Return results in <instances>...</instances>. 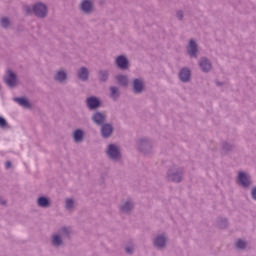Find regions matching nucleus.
Wrapping results in <instances>:
<instances>
[{"label":"nucleus","instance_id":"412c9836","mask_svg":"<svg viewBox=\"0 0 256 256\" xmlns=\"http://www.w3.org/2000/svg\"><path fill=\"white\" fill-rule=\"evenodd\" d=\"M169 180L174 181V183H179L181 181V174L176 173L174 175L169 174Z\"/></svg>","mask_w":256,"mask_h":256},{"label":"nucleus","instance_id":"5701e85b","mask_svg":"<svg viewBox=\"0 0 256 256\" xmlns=\"http://www.w3.org/2000/svg\"><path fill=\"white\" fill-rule=\"evenodd\" d=\"M117 82L119 85H127L129 83V80H127L126 76H118L117 77Z\"/></svg>","mask_w":256,"mask_h":256},{"label":"nucleus","instance_id":"c756f323","mask_svg":"<svg viewBox=\"0 0 256 256\" xmlns=\"http://www.w3.org/2000/svg\"><path fill=\"white\" fill-rule=\"evenodd\" d=\"M126 253H133V247H126Z\"/></svg>","mask_w":256,"mask_h":256},{"label":"nucleus","instance_id":"1a4fd4ad","mask_svg":"<svg viewBox=\"0 0 256 256\" xmlns=\"http://www.w3.org/2000/svg\"><path fill=\"white\" fill-rule=\"evenodd\" d=\"M99 105V99H97L96 97H90L87 99V106L89 107V109H97Z\"/></svg>","mask_w":256,"mask_h":256},{"label":"nucleus","instance_id":"4468645a","mask_svg":"<svg viewBox=\"0 0 256 256\" xmlns=\"http://www.w3.org/2000/svg\"><path fill=\"white\" fill-rule=\"evenodd\" d=\"M165 243H166V239L164 236H158L155 240H154V245L155 247H165Z\"/></svg>","mask_w":256,"mask_h":256},{"label":"nucleus","instance_id":"dca6fc26","mask_svg":"<svg viewBox=\"0 0 256 256\" xmlns=\"http://www.w3.org/2000/svg\"><path fill=\"white\" fill-rule=\"evenodd\" d=\"M67 79V73L64 71H58L55 75V80L56 81H65Z\"/></svg>","mask_w":256,"mask_h":256},{"label":"nucleus","instance_id":"9d476101","mask_svg":"<svg viewBox=\"0 0 256 256\" xmlns=\"http://www.w3.org/2000/svg\"><path fill=\"white\" fill-rule=\"evenodd\" d=\"M81 9L84 11V13H91V9H93V4H91V1L84 0L81 4Z\"/></svg>","mask_w":256,"mask_h":256},{"label":"nucleus","instance_id":"6e6552de","mask_svg":"<svg viewBox=\"0 0 256 256\" xmlns=\"http://www.w3.org/2000/svg\"><path fill=\"white\" fill-rule=\"evenodd\" d=\"M92 119L97 125H103L105 123V115L103 113H95Z\"/></svg>","mask_w":256,"mask_h":256},{"label":"nucleus","instance_id":"39448f33","mask_svg":"<svg viewBox=\"0 0 256 256\" xmlns=\"http://www.w3.org/2000/svg\"><path fill=\"white\" fill-rule=\"evenodd\" d=\"M116 65L120 69H127L128 65H129V61H127V58H125V56H118L116 58Z\"/></svg>","mask_w":256,"mask_h":256},{"label":"nucleus","instance_id":"7ed1b4c3","mask_svg":"<svg viewBox=\"0 0 256 256\" xmlns=\"http://www.w3.org/2000/svg\"><path fill=\"white\" fill-rule=\"evenodd\" d=\"M5 83L8 87H15L17 85V76L11 70L7 72V75L4 78Z\"/></svg>","mask_w":256,"mask_h":256},{"label":"nucleus","instance_id":"c9c22d12","mask_svg":"<svg viewBox=\"0 0 256 256\" xmlns=\"http://www.w3.org/2000/svg\"><path fill=\"white\" fill-rule=\"evenodd\" d=\"M106 129H111V126H110V125H108V127H106Z\"/></svg>","mask_w":256,"mask_h":256},{"label":"nucleus","instance_id":"bb28decb","mask_svg":"<svg viewBox=\"0 0 256 256\" xmlns=\"http://www.w3.org/2000/svg\"><path fill=\"white\" fill-rule=\"evenodd\" d=\"M9 24H10V22H9L8 18H2V20H1L2 27H9Z\"/></svg>","mask_w":256,"mask_h":256},{"label":"nucleus","instance_id":"f3484780","mask_svg":"<svg viewBox=\"0 0 256 256\" xmlns=\"http://www.w3.org/2000/svg\"><path fill=\"white\" fill-rule=\"evenodd\" d=\"M74 141L76 143H79V142L83 141V131L75 130V132H74Z\"/></svg>","mask_w":256,"mask_h":256},{"label":"nucleus","instance_id":"6ab92c4d","mask_svg":"<svg viewBox=\"0 0 256 256\" xmlns=\"http://www.w3.org/2000/svg\"><path fill=\"white\" fill-rule=\"evenodd\" d=\"M63 243V240H61V237H59V235H54L52 237V245H54L55 247H59V245H61Z\"/></svg>","mask_w":256,"mask_h":256},{"label":"nucleus","instance_id":"aec40b11","mask_svg":"<svg viewBox=\"0 0 256 256\" xmlns=\"http://www.w3.org/2000/svg\"><path fill=\"white\" fill-rule=\"evenodd\" d=\"M101 135L102 137H104V139H107L108 137H111V135H113V129H102Z\"/></svg>","mask_w":256,"mask_h":256},{"label":"nucleus","instance_id":"ddd939ff","mask_svg":"<svg viewBox=\"0 0 256 256\" xmlns=\"http://www.w3.org/2000/svg\"><path fill=\"white\" fill-rule=\"evenodd\" d=\"M89 77V71L86 68H81L78 72V78L82 81H87V78Z\"/></svg>","mask_w":256,"mask_h":256},{"label":"nucleus","instance_id":"f704fd0d","mask_svg":"<svg viewBox=\"0 0 256 256\" xmlns=\"http://www.w3.org/2000/svg\"><path fill=\"white\" fill-rule=\"evenodd\" d=\"M62 233H69V230L67 228H62Z\"/></svg>","mask_w":256,"mask_h":256},{"label":"nucleus","instance_id":"423d86ee","mask_svg":"<svg viewBox=\"0 0 256 256\" xmlns=\"http://www.w3.org/2000/svg\"><path fill=\"white\" fill-rule=\"evenodd\" d=\"M187 52L191 55V57H195V55L197 54V43H195V41L190 40L187 46Z\"/></svg>","mask_w":256,"mask_h":256},{"label":"nucleus","instance_id":"72a5a7b5","mask_svg":"<svg viewBox=\"0 0 256 256\" xmlns=\"http://www.w3.org/2000/svg\"><path fill=\"white\" fill-rule=\"evenodd\" d=\"M25 11H26V13L29 15V13H31V8L29 7V6H27L26 8H25Z\"/></svg>","mask_w":256,"mask_h":256},{"label":"nucleus","instance_id":"20e7f679","mask_svg":"<svg viewBox=\"0 0 256 256\" xmlns=\"http://www.w3.org/2000/svg\"><path fill=\"white\" fill-rule=\"evenodd\" d=\"M238 181L242 187H249L251 185V178L244 172H239Z\"/></svg>","mask_w":256,"mask_h":256},{"label":"nucleus","instance_id":"b1692460","mask_svg":"<svg viewBox=\"0 0 256 256\" xmlns=\"http://www.w3.org/2000/svg\"><path fill=\"white\" fill-rule=\"evenodd\" d=\"M110 91H111V97H112V99H117V97L119 96L117 87H111V88H110Z\"/></svg>","mask_w":256,"mask_h":256},{"label":"nucleus","instance_id":"2f4dec72","mask_svg":"<svg viewBox=\"0 0 256 256\" xmlns=\"http://www.w3.org/2000/svg\"><path fill=\"white\" fill-rule=\"evenodd\" d=\"M177 18L178 19H183V12H178L177 13Z\"/></svg>","mask_w":256,"mask_h":256},{"label":"nucleus","instance_id":"f8f14e48","mask_svg":"<svg viewBox=\"0 0 256 256\" xmlns=\"http://www.w3.org/2000/svg\"><path fill=\"white\" fill-rule=\"evenodd\" d=\"M200 67L202 69V71H210L211 70V63L209 62V60L203 58L201 61H200Z\"/></svg>","mask_w":256,"mask_h":256},{"label":"nucleus","instance_id":"a211bd4d","mask_svg":"<svg viewBox=\"0 0 256 256\" xmlns=\"http://www.w3.org/2000/svg\"><path fill=\"white\" fill-rule=\"evenodd\" d=\"M38 205L39 207H49V199L45 197H40L38 199Z\"/></svg>","mask_w":256,"mask_h":256},{"label":"nucleus","instance_id":"f03ea898","mask_svg":"<svg viewBox=\"0 0 256 256\" xmlns=\"http://www.w3.org/2000/svg\"><path fill=\"white\" fill-rule=\"evenodd\" d=\"M33 12L36 17H45V15H47V6L42 3H38L33 7Z\"/></svg>","mask_w":256,"mask_h":256},{"label":"nucleus","instance_id":"a878e982","mask_svg":"<svg viewBox=\"0 0 256 256\" xmlns=\"http://www.w3.org/2000/svg\"><path fill=\"white\" fill-rule=\"evenodd\" d=\"M0 127L2 129H6V127H9L8 124H7V120H5V118H3L1 116H0Z\"/></svg>","mask_w":256,"mask_h":256},{"label":"nucleus","instance_id":"7c9ffc66","mask_svg":"<svg viewBox=\"0 0 256 256\" xmlns=\"http://www.w3.org/2000/svg\"><path fill=\"white\" fill-rule=\"evenodd\" d=\"M252 197L256 200V188L252 189Z\"/></svg>","mask_w":256,"mask_h":256},{"label":"nucleus","instance_id":"473e14b6","mask_svg":"<svg viewBox=\"0 0 256 256\" xmlns=\"http://www.w3.org/2000/svg\"><path fill=\"white\" fill-rule=\"evenodd\" d=\"M5 167H6V169H10V167H11V162H10V161L6 162V163H5Z\"/></svg>","mask_w":256,"mask_h":256},{"label":"nucleus","instance_id":"c85d7f7f","mask_svg":"<svg viewBox=\"0 0 256 256\" xmlns=\"http://www.w3.org/2000/svg\"><path fill=\"white\" fill-rule=\"evenodd\" d=\"M99 77L101 79V81H107V72H100L99 73Z\"/></svg>","mask_w":256,"mask_h":256},{"label":"nucleus","instance_id":"0eeeda50","mask_svg":"<svg viewBox=\"0 0 256 256\" xmlns=\"http://www.w3.org/2000/svg\"><path fill=\"white\" fill-rule=\"evenodd\" d=\"M179 77L181 81H183L184 83H187V81L191 79V71H189V69L187 68H184L180 71Z\"/></svg>","mask_w":256,"mask_h":256},{"label":"nucleus","instance_id":"393cba45","mask_svg":"<svg viewBox=\"0 0 256 256\" xmlns=\"http://www.w3.org/2000/svg\"><path fill=\"white\" fill-rule=\"evenodd\" d=\"M236 247L237 249H245V247H247V243L243 240H238L236 242Z\"/></svg>","mask_w":256,"mask_h":256},{"label":"nucleus","instance_id":"9b49d317","mask_svg":"<svg viewBox=\"0 0 256 256\" xmlns=\"http://www.w3.org/2000/svg\"><path fill=\"white\" fill-rule=\"evenodd\" d=\"M133 89L136 93H141L143 91V81L135 79L133 82Z\"/></svg>","mask_w":256,"mask_h":256},{"label":"nucleus","instance_id":"2eb2a0df","mask_svg":"<svg viewBox=\"0 0 256 256\" xmlns=\"http://www.w3.org/2000/svg\"><path fill=\"white\" fill-rule=\"evenodd\" d=\"M14 101H16V103L18 105H21L22 107H25V108H29L30 107L28 99H25V98H14Z\"/></svg>","mask_w":256,"mask_h":256},{"label":"nucleus","instance_id":"4be33fe9","mask_svg":"<svg viewBox=\"0 0 256 256\" xmlns=\"http://www.w3.org/2000/svg\"><path fill=\"white\" fill-rule=\"evenodd\" d=\"M121 209L124 213H127V212L131 211V209H133V204H131V202H126L123 204Z\"/></svg>","mask_w":256,"mask_h":256},{"label":"nucleus","instance_id":"f257e3e1","mask_svg":"<svg viewBox=\"0 0 256 256\" xmlns=\"http://www.w3.org/2000/svg\"><path fill=\"white\" fill-rule=\"evenodd\" d=\"M107 155L110 159H119L121 157V153L119 152V148L113 144H110L107 149Z\"/></svg>","mask_w":256,"mask_h":256},{"label":"nucleus","instance_id":"cd10ccee","mask_svg":"<svg viewBox=\"0 0 256 256\" xmlns=\"http://www.w3.org/2000/svg\"><path fill=\"white\" fill-rule=\"evenodd\" d=\"M66 209H73V200L72 199L66 200Z\"/></svg>","mask_w":256,"mask_h":256}]
</instances>
